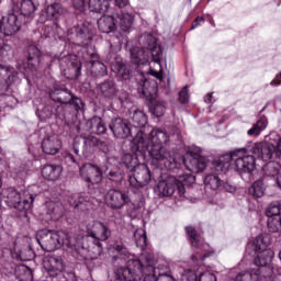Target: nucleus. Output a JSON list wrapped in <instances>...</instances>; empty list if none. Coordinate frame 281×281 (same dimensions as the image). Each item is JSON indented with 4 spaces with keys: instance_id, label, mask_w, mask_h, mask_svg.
<instances>
[{
    "instance_id": "obj_1",
    "label": "nucleus",
    "mask_w": 281,
    "mask_h": 281,
    "mask_svg": "<svg viewBox=\"0 0 281 281\" xmlns=\"http://www.w3.org/2000/svg\"><path fill=\"white\" fill-rule=\"evenodd\" d=\"M168 134L159 128H153L148 135L139 130L132 140V149L136 155L148 153L151 159L165 161L171 159L170 151L164 147V144H168Z\"/></svg>"
},
{
    "instance_id": "obj_2",
    "label": "nucleus",
    "mask_w": 281,
    "mask_h": 281,
    "mask_svg": "<svg viewBox=\"0 0 281 281\" xmlns=\"http://www.w3.org/2000/svg\"><path fill=\"white\" fill-rule=\"evenodd\" d=\"M37 243L44 251H56V249H60V247H66L70 249L71 254L76 256V258H79V260L87 258L85 239L69 238V234L64 231L42 229L38 232Z\"/></svg>"
},
{
    "instance_id": "obj_3",
    "label": "nucleus",
    "mask_w": 281,
    "mask_h": 281,
    "mask_svg": "<svg viewBox=\"0 0 281 281\" xmlns=\"http://www.w3.org/2000/svg\"><path fill=\"white\" fill-rule=\"evenodd\" d=\"M111 69L119 80H130L131 88L138 91L140 95L153 98L157 93V81L146 79L144 72H137L135 77H131V69L122 63L121 58L112 63Z\"/></svg>"
},
{
    "instance_id": "obj_4",
    "label": "nucleus",
    "mask_w": 281,
    "mask_h": 281,
    "mask_svg": "<svg viewBox=\"0 0 281 281\" xmlns=\"http://www.w3.org/2000/svg\"><path fill=\"white\" fill-rule=\"evenodd\" d=\"M270 245L271 236L269 234H261L247 245L246 251L251 256L254 266L257 267L248 269H260V276H263L262 269H267L276 258V252L269 248Z\"/></svg>"
},
{
    "instance_id": "obj_5",
    "label": "nucleus",
    "mask_w": 281,
    "mask_h": 281,
    "mask_svg": "<svg viewBox=\"0 0 281 281\" xmlns=\"http://www.w3.org/2000/svg\"><path fill=\"white\" fill-rule=\"evenodd\" d=\"M36 12V4L33 0H22L21 8L12 4L4 23V36H12L21 30L23 23H27L26 19Z\"/></svg>"
},
{
    "instance_id": "obj_6",
    "label": "nucleus",
    "mask_w": 281,
    "mask_h": 281,
    "mask_svg": "<svg viewBox=\"0 0 281 281\" xmlns=\"http://www.w3.org/2000/svg\"><path fill=\"white\" fill-rule=\"evenodd\" d=\"M0 202L5 203L9 207H14L19 212H24V216H27V210H32L34 203V194L27 191L19 192L10 187L1 191Z\"/></svg>"
},
{
    "instance_id": "obj_7",
    "label": "nucleus",
    "mask_w": 281,
    "mask_h": 281,
    "mask_svg": "<svg viewBox=\"0 0 281 281\" xmlns=\"http://www.w3.org/2000/svg\"><path fill=\"white\" fill-rule=\"evenodd\" d=\"M86 232L89 238L93 239V247L87 249V254H92V258L98 259L102 256V243L111 238V229L100 221H92L87 224Z\"/></svg>"
},
{
    "instance_id": "obj_8",
    "label": "nucleus",
    "mask_w": 281,
    "mask_h": 281,
    "mask_svg": "<svg viewBox=\"0 0 281 281\" xmlns=\"http://www.w3.org/2000/svg\"><path fill=\"white\" fill-rule=\"evenodd\" d=\"M148 262H153V257L148 254L142 255L138 259H130L126 268L122 267L116 270V279L120 281H138L137 271L145 279L148 276V270L146 269Z\"/></svg>"
},
{
    "instance_id": "obj_9",
    "label": "nucleus",
    "mask_w": 281,
    "mask_h": 281,
    "mask_svg": "<svg viewBox=\"0 0 281 281\" xmlns=\"http://www.w3.org/2000/svg\"><path fill=\"white\" fill-rule=\"evenodd\" d=\"M194 181V176L186 173L179 176L178 179L169 178L167 180L159 181L156 191L160 199H164V196H172L175 192H177L179 196H183L186 194V186H192Z\"/></svg>"
},
{
    "instance_id": "obj_10",
    "label": "nucleus",
    "mask_w": 281,
    "mask_h": 281,
    "mask_svg": "<svg viewBox=\"0 0 281 281\" xmlns=\"http://www.w3.org/2000/svg\"><path fill=\"white\" fill-rule=\"evenodd\" d=\"M48 95L53 102L72 106L77 113H79V111H85V102H82V99L74 94V92L63 83H53L48 91Z\"/></svg>"
},
{
    "instance_id": "obj_11",
    "label": "nucleus",
    "mask_w": 281,
    "mask_h": 281,
    "mask_svg": "<svg viewBox=\"0 0 281 281\" xmlns=\"http://www.w3.org/2000/svg\"><path fill=\"white\" fill-rule=\"evenodd\" d=\"M144 47L145 49H149L153 58V64L157 65L159 69L155 70L153 69V66H150V76H154V78H157V80H161L164 78V76L161 75V58H164V52H161V46L157 44V37H155L153 34L144 35Z\"/></svg>"
},
{
    "instance_id": "obj_12",
    "label": "nucleus",
    "mask_w": 281,
    "mask_h": 281,
    "mask_svg": "<svg viewBox=\"0 0 281 281\" xmlns=\"http://www.w3.org/2000/svg\"><path fill=\"white\" fill-rule=\"evenodd\" d=\"M59 67L68 80H77L82 71V64L76 55H68L59 59Z\"/></svg>"
},
{
    "instance_id": "obj_13",
    "label": "nucleus",
    "mask_w": 281,
    "mask_h": 281,
    "mask_svg": "<svg viewBox=\"0 0 281 281\" xmlns=\"http://www.w3.org/2000/svg\"><path fill=\"white\" fill-rule=\"evenodd\" d=\"M245 150H247V147L237 149L239 155L234 159L235 170L237 172L251 173L256 170V158L254 157V154Z\"/></svg>"
},
{
    "instance_id": "obj_14",
    "label": "nucleus",
    "mask_w": 281,
    "mask_h": 281,
    "mask_svg": "<svg viewBox=\"0 0 281 281\" xmlns=\"http://www.w3.org/2000/svg\"><path fill=\"white\" fill-rule=\"evenodd\" d=\"M79 172L82 181L88 184V188L102 183V169L98 165L87 162L80 167Z\"/></svg>"
},
{
    "instance_id": "obj_15",
    "label": "nucleus",
    "mask_w": 281,
    "mask_h": 281,
    "mask_svg": "<svg viewBox=\"0 0 281 281\" xmlns=\"http://www.w3.org/2000/svg\"><path fill=\"white\" fill-rule=\"evenodd\" d=\"M105 205L111 210H122L126 203L131 202V198L119 189H110L105 194Z\"/></svg>"
},
{
    "instance_id": "obj_16",
    "label": "nucleus",
    "mask_w": 281,
    "mask_h": 281,
    "mask_svg": "<svg viewBox=\"0 0 281 281\" xmlns=\"http://www.w3.org/2000/svg\"><path fill=\"white\" fill-rule=\"evenodd\" d=\"M45 278H58L65 271V262L59 256H48L43 261Z\"/></svg>"
},
{
    "instance_id": "obj_17",
    "label": "nucleus",
    "mask_w": 281,
    "mask_h": 281,
    "mask_svg": "<svg viewBox=\"0 0 281 281\" xmlns=\"http://www.w3.org/2000/svg\"><path fill=\"white\" fill-rule=\"evenodd\" d=\"M151 175L150 169L148 166L142 164L133 175L128 176V183L131 188H145V186H148L150 183Z\"/></svg>"
},
{
    "instance_id": "obj_18",
    "label": "nucleus",
    "mask_w": 281,
    "mask_h": 281,
    "mask_svg": "<svg viewBox=\"0 0 281 281\" xmlns=\"http://www.w3.org/2000/svg\"><path fill=\"white\" fill-rule=\"evenodd\" d=\"M109 128L116 139H126L131 136V123L122 117H114L109 124Z\"/></svg>"
},
{
    "instance_id": "obj_19",
    "label": "nucleus",
    "mask_w": 281,
    "mask_h": 281,
    "mask_svg": "<svg viewBox=\"0 0 281 281\" xmlns=\"http://www.w3.org/2000/svg\"><path fill=\"white\" fill-rule=\"evenodd\" d=\"M184 165L190 172H203L207 168V159L201 154L190 153L188 158H184Z\"/></svg>"
},
{
    "instance_id": "obj_20",
    "label": "nucleus",
    "mask_w": 281,
    "mask_h": 281,
    "mask_svg": "<svg viewBox=\"0 0 281 281\" xmlns=\"http://www.w3.org/2000/svg\"><path fill=\"white\" fill-rule=\"evenodd\" d=\"M60 148H63V142L56 134L46 136L42 142V149L45 155H57L60 153Z\"/></svg>"
},
{
    "instance_id": "obj_21",
    "label": "nucleus",
    "mask_w": 281,
    "mask_h": 281,
    "mask_svg": "<svg viewBox=\"0 0 281 281\" xmlns=\"http://www.w3.org/2000/svg\"><path fill=\"white\" fill-rule=\"evenodd\" d=\"M12 80H14L12 67L0 64V95H8Z\"/></svg>"
},
{
    "instance_id": "obj_22",
    "label": "nucleus",
    "mask_w": 281,
    "mask_h": 281,
    "mask_svg": "<svg viewBox=\"0 0 281 281\" xmlns=\"http://www.w3.org/2000/svg\"><path fill=\"white\" fill-rule=\"evenodd\" d=\"M263 278H271V274H260V269H246L228 281H262Z\"/></svg>"
},
{
    "instance_id": "obj_23",
    "label": "nucleus",
    "mask_w": 281,
    "mask_h": 281,
    "mask_svg": "<svg viewBox=\"0 0 281 281\" xmlns=\"http://www.w3.org/2000/svg\"><path fill=\"white\" fill-rule=\"evenodd\" d=\"M38 65H41V49L34 45H31L27 48V58L24 67L30 69V71H34L38 69Z\"/></svg>"
},
{
    "instance_id": "obj_24",
    "label": "nucleus",
    "mask_w": 281,
    "mask_h": 281,
    "mask_svg": "<svg viewBox=\"0 0 281 281\" xmlns=\"http://www.w3.org/2000/svg\"><path fill=\"white\" fill-rule=\"evenodd\" d=\"M86 128L94 135H104L106 134V124L104 120L100 116H92L86 122Z\"/></svg>"
},
{
    "instance_id": "obj_25",
    "label": "nucleus",
    "mask_w": 281,
    "mask_h": 281,
    "mask_svg": "<svg viewBox=\"0 0 281 281\" xmlns=\"http://www.w3.org/2000/svg\"><path fill=\"white\" fill-rule=\"evenodd\" d=\"M75 33L77 36V43L79 45H83V47L93 41V32L91 31V27L87 26L86 24L75 26Z\"/></svg>"
},
{
    "instance_id": "obj_26",
    "label": "nucleus",
    "mask_w": 281,
    "mask_h": 281,
    "mask_svg": "<svg viewBox=\"0 0 281 281\" xmlns=\"http://www.w3.org/2000/svg\"><path fill=\"white\" fill-rule=\"evenodd\" d=\"M68 203L71 207L87 210V205L91 203V198L86 193H72L68 196Z\"/></svg>"
},
{
    "instance_id": "obj_27",
    "label": "nucleus",
    "mask_w": 281,
    "mask_h": 281,
    "mask_svg": "<svg viewBox=\"0 0 281 281\" xmlns=\"http://www.w3.org/2000/svg\"><path fill=\"white\" fill-rule=\"evenodd\" d=\"M184 229L192 247H195V249H201L202 251L207 249V244H205L201 235L196 233V228L193 226H186Z\"/></svg>"
},
{
    "instance_id": "obj_28",
    "label": "nucleus",
    "mask_w": 281,
    "mask_h": 281,
    "mask_svg": "<svg viewBox=\"0 0 281 281\" xmlns=\"http://www.w3.org/2000/svg\"><path fill=\"white\" fill-rule=\"evenodd\" d=\"M60 175H63V167L58 165H45L42 168V176L46 181H58Z\"/></svg>"
},
{
    "instance_id": "obj_29",
    "label": "nucleus",
    "mask_w": 281,
    "mask_h": 281,
    "mask_svg": "<svg viewBox=\"0 0 281 281\" xmlns=\"http://www.w3.org/2000/svg\"><path fill=\"white\" fill-rule=\"evenodd\" d=\"M100 93L106 100H113L117 98V86L113 80L103 81L100 87Z\"/></svg>"
},
{
    "instance_id": "obj_30",
    "label": "nucleus",
    "mask_w": 281,
    "mask_h": 281,
    "mask_svg": "<svg viewBox=\"0 0 281 281\" xmlns=\"http://www.w3.org/2000/svg\"><path fill=\"white\" fill-rule=\"evenodd\" d=\"M98 27L103 34H111V32H115V18H113V15L103 14L98 20Z\"/></svg>"
},
{
    "instance_id": "obj_31",
    "label": "nucleus",
    "mask_w": 281,
    "mask_h": 281,
    "mask_svg": "<svg viewBox=\"0 0 281 281\" xmlns=\"http://www.w3.org/2000/svg\"><path fill=\"white\" fill-rule=\"evenodd\" d=\"M153 263L154 261H147L146 270L148 271V274H146L144 281H175V278L170 274H160V277L157 278V270Z\"/></svg>"
},
{
    "instance_id": "obj_32",
    "label": "nucleus",
    "mask_w": 281,
    "mask_h": 281,
    "mask_svg": "<svg viewBox=\"0 0 281 281\" xmlns=\"http://www.w3.org/2000/svg\"><path fill=\"white\" fill-rule=\"evenodd\" d=\"M88 8L90 12L106 14V12H109L110 4L108 0H88Z\"/></svg>"
},
{
    "instance_id": "obj_33",
    "label": "nucleus",
    "mask_w": 281,
    "mask_h": 281,
    "mask_svg": "<svg viewBox=\"0 0 281 281\" xmlns=\"http://www.w3.org/2000/svg\"><path fill=\"white\" fill-rule=\"evenodd\" d=\"M65 14V9L63 4L55 2L46 8V16L48 21H58L60 16Z\"/></svg>"
},
{
    "instance_id": "obj_34",
    "label": "nucleus",
    "mask_w": 281,
    "mask_h": 281,
    "mask_svg": "<svg viewBox=\"0 0 281 281\" xmlns=\"http://www.w3.org/2000/svg\"><path fill=\"white\" fill-rule=\"evenodd\" d=\"M42 115H44L45 120H52L54 115L58 117V120H65V106L58 105L54 112V108L52 105H46L42 110Z\"/></svg>"
},
{
    "instance_id": "obj_35",
    "label": "nucleus",
    "mask_w": 281,
    "mask_h": 281,
    "mask_svg": "<svg viewBox=\"0 0 281 281\" xmlns=\"http://www.w3.org/2000/svg\"><path fill=\"white\" fill-rule=\"evenodd\" d=\"M121 161L125 166V168L130 170V172H135L137 168L142 165L139 164V158H137V155L133 154L123 155Z\"/></svg>"
},
{
    "instance_id": "obj_36",
    "label": "nucleus",
    "mask_w": 281,
    "mask_h": 281,
    "mask_svg": "<svg viewBox=\"0 0 281 281\" xmlns=\"http://www.w3.org/2000/svg\"><path fill=\"white\" fill-rule=\"evenodd\" d=\"M131 56L134 65H146V63H148V54H146V50H144V48H132Z\"/></svg>"
},
{
    "instance_id": "obj_37",
    "label": "nucleus",
    "mask_w": 281,
    "mask_h": 281,
    "mask_svg": "<svg viewBox=\"0 0 281 281\" xmlns=\"http://www.w3.org/2000/svg\"><path fill=\"white\" fill-rule=\"evenodd\" d=\"M90 74L93 78H102L106 76L108 69L106 65L100 60H92L90 64Z\"/></svg>"
},
{
    "instance_id": "obj_38",
    "label": "nucleus",
    "mask_w": 281,
    "mask_h": 281,
    "mask_svg": "<svg viewBox=\"0 0 281 281\" xmlns=\"http://www.w3.org/2000/svg\"><path fill=\"white\" fill-rule=\"evenodd\" d=\"M204 186L209 190H218L220 186H223V181L216 173H209L204 178Z\"/></svg>"
},
{
    "instance_id": "obj_39",
    "label": "nucleus",
    "mask_w": 281,
    "mask_h": 281,
    "mask_svg": "<svg viewBox=\"0 0 281 281\" xmlns=\"http://www.w3.org/2000/svg\"><path fill=\"white\" fill-rule=\"evenodd\" d=\"M133 125L135 128H144L148 124V116L142 110H135L132 115Z\"/></svg>"
},
{
    "instance_id": "obj_40",
    "label": "nucleus",
    "mask_w": 281,
    "mask_h": 281,
    "mask_svg": "<svg viewBox=\"0 0 281 281\" xmlns=\"http://www.w3.org/2000/svg\"><path fill=\"white\" fill-rule=\"evenodd\" d=\"M83 157H89L91 153V148H98V144H100V139L93 135L88 137H83Z\"/></svg>"
},
{
    "instance_id": "obj_41",
    "label": "nucleus",
    "mask_w": 281,
    "mask_h": 281,
    "mask_svg": "<svg viewBox=\"0 0 281 281\" xmlns=\"http://www.w3.org/2000/svg\"><path fill=\"white\" fill-rule=\"evenodd\" d=\"M229 161H232V156H222L213 161V168L216 172H225L229 168Z\"/></svg>"
},
{
    "instance_id": "obj_42",
    "label": "nucleus",
    "mask_w": 281,
    "mask_h": 281,
    "mask_svg": "<svg viewBox=\"0 0 281 281\" xmlns=\"http://www.w3.org/2000/svg\"><path fill=\"white\" fill-rule=\"evenodd\" d=\"M267 124H268L267 119L265 117L259 119L257 123H255L252 127L248 130L247 135H249V137H258L261 131H265V128H267Z\"/></svg>"
},
{
    "instance_id": "obj_43",
    "label": "nucleus",
    "mask_w": 281,
    "mask_h": 281,
    "mask_svg": "<svg viewBox=\"0 0 281 281\" xmlns=\"http://www.w3.org/2000/svg\"><path fill=\"white\" fill-rule=\"evenodd\" d=\"M248 192L251 194V196L261 199V196H265V182H262V180L255 181L248 189Z\"/></svg>"
},
{
    "instance_id": "obj_44",
    "label": "nucleus",
    "mask_w": 281,
    "mask_h": 281,
    "mask_svg": "<svg viewBox=\"0 0 281 281\" xmlns=\"http://www.w3.org/2000/svg\"><path fill=\"white\" fill-rule=\"evenodd\" d=\"M263 177H278L280 172V164L276 161H269L262 168Z\"/></svg>"
},
{
    "instance_id": "obj_45",
    "label": "nucleus",
    "mask_w": 281,
    "mask_h": 281,
    "mask_svg": "<svg viewBox=\"0 0 281 281\" xmlns=\"http://www.w3.org/2000/svg\"><path fill=\"white\" fill-rule=\"evenodd\" d=\"M134 238L136 247H139L140 249H146V247H148V237L146 236V231L137 229L134 233Z\"/></svg>"
},
{
    "instance_id": "obj_46",
    "label": "nucleus",
    "mask_w": 281,
    "mask_h": 281,
    "mask_svg": "<svg viewBox=\"0 0 281 281\" xmlns=\"http://www.w3.org/2000/svg\"><path fill=\"white\" fill-rule=\"evenodd\" d=\"M135 18L131 15V13H122L120 18V27L122 32H130L131 27H133V21Z\"/></svg>"
},
{
    "instance_id": "obj_47",
    "label": "nucleus",
    "mask_w": 281,
    "mask_h": 281,
    "mask_svg": "<svg viewBox=\"0 0 281 281\" xmlns=\"http://www.w3.org/2000/svg\"><path fill=\"white\" fill-rule=\"evenodd\" d=\"M14 58V49L9 44H3L0 47V60L8 63Z\"/></svg>"
},
{
    "instance_id": "obj_48",
    "label": "nucleus",
    "mask_w": 281,
    "mask_h": 281,
    "mask_svg": "<svg viewBox=\"0 0 281 281\" xmlns=\"http://www.w3.org/2000/svg\"><path fill=\"white\" fill-rule=\"evenodd\" d=\"M149 111L155 117H164L166 113V105L164 102L154 101L149 106Z\"/></svg>"
},
{
    "instance_id": "obj_49",
    "label": "nucleus",
    "mask_w": 281,
    "mask_h": 281,
    "mask_svg": "<svg viewBox=\"0 0 281 281\" xmlns=\"http://www.w3.org/2000/svg\"><path fill=\"white\" fill-rule=\"evenodd\" d=\"M15 271L22 273L21 281H34V270L27 266H19Z\"/></svg>"
},
{
    "instance_id": "obj_50",
    "label": "nucleus",
    "mask_w": 281,
    "mask_h": 281,
    "mask_svg": "<svg viewBox=\"0 0 281 281\" xmlns=\"http://www.w3.org/2000/svg\"><path fill=\"white\" fill-rule=\"evenodd\" d=\"M280 213H281V202L280 201L271 202L266 211V215L268 217L280 216Z\"/></svg>"
},
{
    "instance_id": "obj_51",
    "label": "nucleus",
    "mask_w": 281,
    "mask_h": 281,
    "mask_svg": "<svg viewBox=\"0 0 281 281\" xmlns=\"http://www.w3.org/2000/svg\"><path fill=\"white\" fill-rule=\"evenodd\" d=\"M268 229L272 234L281 232V216L268 217Z\"/></svg>"
},
{
    "instance_id": "obj_52",
    "label": "nucleus",
    "mask_w": 281,
    "mask_h": 281,
    "mask_svg": "<svg viewBox=\"0 0 281 281\" xmlns=\"http://www.w3.org/2000/svg\"><path fill=\"white\" fill-rule=\"evenodd\" d=\"M19 256H20V259L23 260L24 262L34 260V257H35L34 249H32V246H26L19 251Z\"/></svg>"
},
{
    "instance_id": "obj_53",
    "label": "nucleus",
    "mask_w": 281,
    "mask_h": 281,
    "mask_svg": "<svg viewBox=\"0 0 281 281\" xmlns=\"http://www.w3.org/2000/svg\"><path fill=\"white\" fill-rule=\"evenodd\" d=\"M82 56H83L85 61L88 65H91L92 60H98V58H99L98 53H95V50L91 47L90 48L85 47L82 49Z\"/></svg>"
},
{
    "instance_id": "obj_54",
    "label": "nucleus",
    "mask_w": 281,
    "mask_h": 281,
    "mask_svg": "<svg viewBox=\"0 0 281 281\" xmlns=\"http://www.w3.org/2000/svg\"><path fill=\"white\" fill-rule=\"evenodd\" d=\"M106 179H109V181H112L113 183H122L123 179H124V175L120 171H113L110 170L109 172L105 173Z\"/></svg>"
},
{
    "instance_id": "obj_55",
    "label": "nucleus",
    "mask_w": 281,
    "mask_h": 281,
    "mask_svg": "<svg viewBox=\"0 0 281 281\" xmlns=\"http://www.w3.org/2000/svg\"><path fill=\"white\" fill-rule=\"evenodd\" d=\"M89 5V0H72V8L78 12H85Z\"/></svg>"
},
{
    "instance_id": "obj_56",
    "label": "nucleus",
    "mask_w": 281,
    "mask_h": 281,
    "mask_svg": "<svg viewBox=\"0 0 281 281\" xmlns=\"http://www.w3.org/2000/svg\"><path fill=\"white\" fill-rule=\"evenodd\" d=\"M113 249L117 252L119 258H126L128 256V250L124 247V244H114Z\"/></svg>"
},
{
    "instance_id": "obj_57",
    "label": "nucleus",
    "mask_w": 281,
    "mask_h": 281,
    "mask_svg": "<svg viewBox=\"0 0 281 281\" xmlns=\"http://www.w3.org/2000/svg\"><path fill=\"white\" fill-rule=\"evenodd\" d=\"M154 269L156 270V274L158 271V278H161V276H170L168 274L170 272V268L168 267V265H158L157 268L154 267Z\"/></svg>"
},
{
    "instance_id": "obj_58",
    "label": "nucleus",
    "mask_w": 281,
    "mask_h": 281,
    "mask_svg": "<svg viewBox=\"0 0 281 281\" xmlns=\"http://www.w3.org/2000/svg\"><path fill=\"white\" fill-rule=\"evenodd\" d=\"M179 100L182 104H186L190 100V94L188 93V86H184L179 92Z\"/></svg>"
},
{
    "instance_id": "obj_59",
    "label": "nucleus",
    "mask_w": 281,
    "mask_h": 281,
    "mask_svg": "<svg viewBox=\"0 0 281 281\" xmlns=\"http://www.w3.org/2000/svg\"><path fill=\"white\" fill-rule=\"evenodd\" d=\"M119 101L121 104H124V102H128L131 100V94L126 90H121L119 93H116Z\"/></svg>"
},
{
    "instance_id": "obj_60",
    "label": "nucleus",
    "mask_w": 281,
    "mask_h": 281,
    "mask_svg": "<svg viewBox=\"0 0 281 281\" xmlns=\"http://www.w3.org/2000/svg\"><path fill=\"white\" fill-rule=\"evenodd\" d=\"M199 281H216V276H214V273L211 272H203L199 277Z\"/></svg>"
},
{
    "instance_id": "obj_61",
    "label": "nucleus",
    "mask_w": 281,
    "mask_h": 281,
    "mask_svg": "<svg viewBox=\"0 0 281 281\" xmlns=\"http://www.w3.org/2000/svg\"><path fill=\"white\" fill-rule=\"evenodd\" d=\"M97 148H99V150H101V153H104V155L109 154V144L104 140L99 139Z\"/></svg>"
},
{
    "instance_id": "obj_62",
    "label": "nucleus",
    "mask_w": 281,
    "mask_h": 281,
    "mask_svg": "<svg viewBox=\"0 0 281 281\" xmlns=\"http://www.w3.org/2000/svg\"><path fill=\"white\" fill-rule=\"evenodd\" d=\"M61 273L66 281H78V279L76 278V273L74 272H61Z\"/></svg>"
},
{
    "instance_id": "obj_63",
    "label": "nucleus",
    "mask_w": 281,
    "mask_h": 281,
    "mask_svg": "<svg viewBox=\"0 0 281 281\" xmlns=\"http://www.w3.org/2000/svg\"><path fill=\"white\" fill-rule=\"evenodd\" d=\"M66 161L70 162V164H77L78 165V158L74 155V154H66L65 157Z\"/></svg>"
},
{
    "instance_id": "obj_64",
    "label": "nucleus",
    "mask_w": 281,
    "mask_h": 281,
    "mask_svg": "<svg viewBox=\"0 0 281 281\" xmlns=\"http://www.w3.org/2000/svg\"><path fill=\"white\" fill-rule=\"evenodd\" d=\"M204 19L203 16H198L193 22H192V25H191V30H196V27H199V25L201 23H203Z\"/></svg>"
}]
</instances>
